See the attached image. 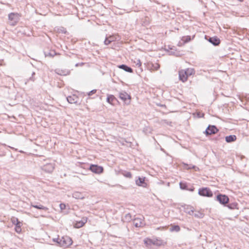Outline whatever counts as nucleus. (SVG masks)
<instances>
[{
  "mask_svg": "<svg viewBox=\"0 0 249 249\" xmlns=\"http://www.w3.org/2000/svg\"><path fill=\"white\" fill-rule=\"evenodd\" d=\"M238 204L237 202H233L230 203L229 202L226 206L231 210H234L238 209Z\"/></svg>",
  "mask_w": 249,
  "mask_h": 249,
  "instance_id": "24",
  "label": "nucleus"
},
{
  "mask_svg": "<svg viewBox=\"0 0 249 249\" xmlns=\"http://www.w3.org/2000/svg\"><path fill=\"white\" fill-rule=\"evenodd\" d=\"M184 164L185 168L187 169H195L196 168V166L195 165H188L187 164H185V163Z\"/></svg>",
  "mask_w": 249,
  "mask_h": 249,
  "instance_id": "35",
  "label": "nucleus"
},
{
  "mask_svg": "<svg viewBox=\"0 0 249 249\" xmlns=\"http://www.w3.org/2000/svg\"><path fill=\"white\" fill-rule=\"evenodd\" d=\"M216 200L224 206L227 205V204L230 202V199L228 196L226 195H223L221 194H219L217 195Z\"/></svg>",
  "mask_w": 249,
  "mask_h": 249,
  "instance_id": "3",
  "label": "nucleus"
},
{
  "mask_svg": "<svg viewBox=\"0 0 249 249\" xmlns=\"http://www.w3.org/2000/svg\"><path fill=\"white\" fill-rule=\"evenodd\" d=\"M134 63L135 64L136 66L138 67L136 72L138 74H140L143 71L141 60L139 59H136V61H135Z\"/></svg>",
  "mask_w": 249,
  "mask_h": 249,
  "instance_id": "21",
  "label": "nucleus"
},
{
  "mask_svg": "<svg viewBox=\"0 0 249 249\" xmlns=\"http://www.w3.org/2000/svg\"><path fill=\"white\" fill-rule=\"evenodd\" d=\"M97 91V90L96 89H93L92 90H91L90 91H89L88 93V95L90 96H91L92 95H93V94H95Z\"/></svg>",
  "mask_w": 249,
  "mask_h": 249,
  "instance_id": "39",
  "label": "nucleus"
},
{
  "mask_svg": "<svg viewBox=\"0 0 249 249\" xmlns=\"http://www.w3.org/2000/svg\"><path fill=\"white\" fill-rule=\"evenodd\" d=\"M118 67L120 69H121L124 70V71H125L126 72H128L130 73H132L133 72V69L131 67H130L125 64L120 65L118 66Z\"/></svg>",
  "mask_w": 249,
  "mask_h": 249,
  "instance_id": "23",
  "label": "nucleus"
},
{
  "mask_svg": "<svg viewBox=\"0 0 249 249\" xmlns=\"http://www.w3.org/2000/svg\"><path fill=\"white\" fill-rule=\"evenodd\" d=\"M84 65V63H77L75 64V67H78L79 66H83Z\"/></svg>",
  "mask_w": 249,
  "mask_h": 249,
  "instance_id": "46",
  "label": "nucleus"
},
{
  "mask_svg": "<svg viewBox=\"0 0 249 249\" xmlns=\"http://www.w3.org/2000/svg\"><path fill=\"white\" fill-rule=\"evenodd\" d=\"M55 72L60 75L66 76L71 73V71L68 69H56L54 70Z\"/></svg>",
  "mask_w": 249,
  "mask_h": 249,
  "instance_id": "13",
  "label": "nucleus"
},
{
  "mask_svg": "<svg viewBox=\"0 0 249 249\" xmlns=\"http://www.w3.org/2000/svg\"><path fill=\"white\" fill-rule=\"evenodd\" d=\"M194 190H195V188L193 186H192L190 188H188V189H187V190L191 191V192H193L194 191Z\"/></svg>",
  "mask_w": 249,
  "mask_h": 249,
  "instance_id": "45",
  "label": "nucleus"
},
{
  "mask_svg": "<svg viewBox=\"0 0 249 249\" xmlns=\"http://www.w3.org/2000/svg\"><path fill=\"white\" fill-rule=\"evenodd\" d=\"M207 40L214 46H218L220 43V39L216 36L213 37H209Z\"/></svg>",
  "mask_w": 249,
  "mask_h": 249,
  "instance_id": "15",
  "label": "nucleus"
},
{
  "mask_svg": "<svg viewBox=\"0 0 249 249\" xmlns=\"http://www.w3.org/2000/svg\"><path fill=\"white\" fill-rule=\"evenodd\" d=\"M153 239H151L147 238L146 240H144V243L147 245H151V244L153 245Z\"/></svg>",
  "mask_w": 249,
  "mask_h": 249,
  "instance_id": "36",
  "label": "nucleus"
},
{
  "mask_svg": "<svg viewBox=\"0 0 249 249\" xmlns=\"http://www.w3.org/2000/svg\"><path fill=\"white\" fill-rule=\"evenodd\" d=\"M20 153H23V152L22 151H19Z\"/></svg>",
  "mask_w": 249,
  "mask_h": 249,
  "instance_id": "48",
  "label": "nucleus"
},
{
  "mask_svg": "<svg viewBox=\"0 0 249 249\" xmlns=\"http://www.w3.org/2000/svg\"><path fill=\"white\" fill-rule=\"evenodd\" d=\"M11 221L13 224L15 225V231L17 233H19L21 231V227L22 225V223L18 220V218L14 216L12 217Z\"/></svg>",
  "mask_w": 249,
  "mask_h": 249,
  "instance_id": "6",
  "label": "nucleus"
},
{
  "mask_svg": "<svg viewBox=\"0 0 249 249\" xmlns=\"http://www.w3.org/2000/svg\"><path fill=\"white\" fill-rule=\"evenodd\" d=\"M224 139V136L222 134L220 133L218 136L215 137L213 139L217 141H220Z\"/></svg>",
  "mask_w": 249,
  "mask_h": 249,
  "instance_id": "34",
  "label": "nucleus"
},
{
  "mask_svg": "<svg viewBox=\"0 0 249 249\" xmlns=\"http://www.w3.org/2000/svg\"><path fill=\"white\" fill-rule=\"evenodd\" d=\"M219 131V129L215 125H209L204 131L206 136H208L213 134H215Z\"/></svg>",
  "mask_w": 249,
  "mask_h": 249,
  "instance_id": "5",
  "label": "nucleus"
},
{
  "mask_svg": "<svg viewBox=\"0 0 249 249\" xmlns=\"http://www.w3.org/2000/svg\"><path fill=\"white\" fill-rule=\"evenodd\" d=\"M239 0V1H243V0Z\"/></svg>",
  "mask_w": 249,
  "mask_h": 249,
  "instance_id": "49",
  "label": "nucleus"
},
{
  "mask_svg": "<svg viewBox=\"0 0 249 249\" xmlns=\"http://www.w3.org/2000/svg\"><path fill=\"white\" fill-rule=\"evenodd\" d=\"M194 217L197 218H202L204 216V213L200 211H196L194 212L193 215Z\"/></svg>",
  "mask_w": 249,
  "mask_h": 249,
  "instance_id": "27",
  "label": "nucleus"
},
{
  "mask_svg": "<svg viewBox=\"0 0 249 249\" xmlns=\"http://www.w3.org/2000/svg\"><path fill=\"white\" fill-rule=\"evenodd\" d=\"M72 244L71 238L68 236H62L59 240L58 245L64 248H66Z\"/></svg>",
  "mask_w": 249,
  "mask_h": 249,
  "instance_id": "1",
  "label": "nucleus"
},
{
  "mask_svg": "<svg viewBox=\"0 0 249 249\" xmlns=\"http://www.w3.org/2000/svg\"><path fill=\"white\" fill-rule=\"evenodd\" d=\"M54 169V164L49 163L44 165L42 169L46 173H51Z\"/></svg>",
  "mask_w": 249,
  "mask_h": 249,
  "instance_id": "11",
  "label": "nucleus"
},
{
  "mask_svg": "<svg viewBox=\"0 0 249 249\" xmlns=\"http://www.w3.org/2000/svg\"><path fill=\"white\" fill-rule=\"evenodd\" d=\"M107 102L112 105H115L116 102H118L117 98L113 95H108L107 98Z\"/></svg>",
  "mask_w": 249,
  "mask_h": 249,
  "instance_id": "22",
  "label": "nucleus"
},
{
  "mask_svg": "<svg viewBox=\"0 0 249 249\" xmlns=\"http://www.w3.org/2000/svg\"><path fill=\"white\" fill-rule=\"evenodd\" d=\"M20 15L17 13H11L8 15L10 24L15 26L20 19Z\"/></svg>",
  "mask_w": 249,
  "mask_h": 249,
  "instance_id": "2",
  "label": "nucleus"
},
{
  "mask_svg": "<svg viewBox=\"0 0 249 249\" xmlns=\"http://www.w3.org/2000/svg\"><path fill=\"white\" fill-rule=\"evenodd\" d=\"M170 51L168 50L169 53L171 54H175V51H176L175 49H173L172 48H170Z\"/></svg>",
  "mask_w": 249,
  "mask_h": 249,
  "instance_id": "40",
  "label": "nucleus"
},
{
  "mask_svg": "<svg viewBox=\"0 0 249 249\" xmlns=\"http://www.w3.org/2000/svg\"><path fill=\"white\" fill-rule=\"evenodd\" d=\"M145 177H139L135 180L136 185L139 186L146 188L147 186V184L145 182Z\"/></svg>",
  "mask_w": 249,
  "mask_h": 249,
  "instance_id": "9",
  "label": "nucleus"
},
{
  "mask_svg": "<svg viewBox=\"0 0 249 249\" xmlns=\"http://www.w3.org/2000/svg\"><path fill=\"white\" fill-rule=\"evenodd\" d=\"M179 186L181 189L182 190H186L188 189V184L186 182H180L179 183Z\"/></svg>",
  "mask_w": 249,
  "mask_h": 249,
  "instance_id": "29",
  "label": "nucleus"
},
{
  "mask_svg": "<svg viewBox=\"0 0 249 249\" xmlns=\"http://www.w3.org/2000/svg\"><path fill=\"white\" fill-rule=\"evenodd\" d=\"M108 38H109V39H111V40H113V37L111 36H110Z\"/></svg>",
  "mask_w": 249,
  "mask_h": 249,
  "instance_id": "47",
  "label": "nucleus"
},
{
  "mask_svg": "<svg viewBox=\"0 0 249 249\" xmlns=\"http://www.w3.org/2000/svg\"><path fill=\"white\" fill-rule=\"evenodd\" d=\"M44 54L46 57H53L55 55H57V53L55 52L54 50H50L48 51H45L44 52Z\"/></svg>",
  "mask_w": 249,
  "mask_h": 249,
  "instance_id": "25",
  "label": "nucleus"
},
{
  "mask_svg": "<svg viewBox=\"0 0 249 249\" xmlns=\"http://www.w3.org/2000/svg\"><path fill=\"white\" fill-rule=\"evenodd\" d=\"M184 211L186 213L193 215L194 212H195V209L193 207L190 205H184Z\"/></svg>",
  "mask_w": 249,
  "mask_h": 249,
  "instance_id": "18",
  "label": "nucleus"
},
{
  "mask_svg": "<svg viewBox=\"0 0 249 249\" xmlns=\"http://www.w3.org/2000/svg\"><path fill=\"white\" fill-rule=\"evenodd\" d=\"M67 101L70 104H78L79 98L78 96L75 94L68 96L67 97Z\"/></svg>",
  "mask_w": 249,
  "mask_h": 249,
  "instance_id": "10",
  "label": "nucleus"
},
{
  "mask_svg": "<svg viewBox=\"0 0 249 249\" xmlns=\"http://www.w3.org/2000/svg\"><path fill=\"white\" fill-rule=\"evenodd\" d=\"M170 230L171 231H175L176 232H178L180 230V228L178 225H174L172 226Z\"/></svg>",
  "mask_w": 249,
  "mask_h": 249,
  "instance_id": "30",
  "label": "nucleus"
},
{
  "mask_svg": "<svg viewBox=\"0 0 249 249\" xmlns=\"http://www.w3.org/2000/svg\"><path fill=\"white\" fill-rule=\"evenodd\" d=\"M35 75V72H33L32 73V76L30 77L29 80L32 81H34L35 80V78L34 77V76Z\"/></svg>",
  "mask_w": 249,
  "mask_h": 249,
  "instance_id": "41",
  "label": "nucleus"
},
{
  "mask_svg": "<svg viewBox=\"0 0 249 249\" xmlns=\"http://www.w3.org/2000/svg\"><path fill=\"white\" fill-rule=\"evenodd\" d=\"M191 40V38L190 36H184L182 38V40L184 41L185 42H188L190 41Z\"/></svg>",
  "mask_w": 249,
  "mask_h": 249,
  "instance_id": "37",
  "label": "nucleus"
},
{
  "mask_svg": "<svg viewBox=\"0 0 249 249\" xmlns=\"http://www.w3.org/2000/svg\"><path fill=\"white\" fill-rule=\"evenodd\" d=\"M133 225L136 227H142L144 225L143 220L142 218H136L133 220Z\"/></svg>",
  "mask_w": 249,
  "mask_h": 249,
  "instance_id": "16",
  "label": "nucleus"
},
{
  "mask_svg": "<svg viewBox=\"0 0 249 249\" xmlns=\"http://www.w3.org/2000/svg\"><path fill=\"white\" fill-rule=\"evenodd\" d=\"M167 244V242L161 239H153V245L157 246H165Z\"/></svg>",
  "mask_w": 249,
  "mask_h": 249,
  "instance_id": "20",
  "label": "nucleus"
},
{
  "mask_svg": "<svg viewBox=\"0 0 249 249\" xmlns=\"http://www.w3.org/2000/svg\"><path fill=\"white\" fill-rule=\"evenodd\" d=\"M60 238H53V241L54 242H56L58 244V242L59 241V240H60Z\"/></svg>",
  "mask_w": 249,
  "mask_h": 249,
  "instance_id": "44",
  "label": "nucleus"
},
{
  "mask_svg": "<svg viewBox=\"0 0 249 249\" xmlns=\"http://www.w3.org/2000/svg\"><path fill=\"white\" fill-rule=\"evenodd\" d=\"M184 70L186 72L189 76L195 74V70L194 69L188 68Z\"/></svg>",
  "mask_w": 249,
  "mask_h": 249,
  "instance_id": "31",
  "label": "nucleus"
},
{
  "mask_svg": "<svg viewBox=\"0 0 249 249\" xmlns=\"http://www.w3.org/2000/svg\"><path fill=\"white\" fill-rule=\"evenodd\" d=\"M198 194L203 196L206 197H212L213 196V194L211 189L208 187H203L200 188L198 190Z\"/></svg>",
  "mask_w": 249,
  "mask_h": 249,
  "instance_id": "4",
  "label": "nucleus"
},
{
  "mask_svg": "<svg viewBox=\"0 0 249 249\" xmlns=\"http://www.w3.org/2000/svg\"><path fill=\"white\" fill-rule=\"evenodd\" d=\"M60 208L61 210H64L66 208L65 204H63V203H61L60 204Z\"/></svg>",
  "mask_w": 249,
  "mask_h": 249,
  "instance_id": "42",
  "label": "nucleus"
},
{
  "mask_svg": "<svg viewBox=\"0 0 249 249\" xmlns=\"http://www.w3.org/2000/svg\"><path fill=\"white\" fill-rule=\"evenodd\" d=\"M89 170L96 174H101L104 172V168L97 164H91L89 167Z\"/></svg>",
  "mask_w": 249,
  "mask_h": 249,
  "instance_id": "8",
  "label": "nucleus"
},
{
  "mask_svg": "<svg viewBox=\"0 0 249 249\" xmlns=\"http://www.w3.org/2000/svg\"><path fill=\"white\" fill-rule=\"evenodd\" d=\"M179 79L183 82H186L189 77L184 70H181L178 71Z\"/></svg>",
  "mask_w": 249,
  "mask_h": 249,
  "instance_id": "12",
  "label": "nucleus"
},
{
  "mask_svg": "<svg viewBox=\"0 0 249 249\" xmlns=\"http://www.w3.org/2000/svg\"><path fill=\"white\" fill-rule=\"evenodd\" d=\"M236 140V136L235 135H229L225 137V141L227 142L230 143L235 141Z\"/></svg>",
  "mask_w": 249,
  "mask_h": 249,
  "instance_id": "26",
  "label": "nucleus"
},
{
  "mask_svg": "<svg viewBox=\"0 0 249 249\" xmlns=\"http://www.w3.org/2000/svg\"><path fill=\"white\" fill-rule=\"evenodd\" d=\"M87 222V217H83L82 220L79 221H76L75 224V227L80 228L82 227Z\"/></svg>",
  "mask_w": 249,
  "mask_h": 249,
  "instance_id": "19",
  "label": "nucleus"
},
{
  "mask_svg": "<svg viewBox=\"0 0 249 249\" xmlns=\"http://www.w3.org/2000/svg\"><path fill=\"white\" fill-rule=\"evenodd\" d=\"M122 174L124 176L127 178H131L132 177V174L130 172L124 171Z\"/></svg>",
  "mask_w": 249,
  "mask_h": 249,
  "instance_id": "32",
  "label": "nucleus"
},
{
  "mask_svg": "<svg viewBox=\"0 0 249 249\" xmlns=\"http://www.w3.org/2000/svg\"><path fill=\"white\" fill-rule=\"evenodd\" d=\"M60 31L64 34H66L67 32L66 29L64 27L61 28V29H60Z\"/></svg>",
  "mask_w": 249,
  "mask_h": 249,
  "instance_id": "43",
  "label": "nucleus"
},
{
  "mask_svg": "<svg viewBox=\"0 0 249 249\" xmlns=\"http://www.w3.org/2000/svg\"><path fill=\"white\" fill-rule=\"evenodd\" d=\"M160 67V64L158 63H152L151 62L147 63L146 68L149 71H157Z\"/></svg>",
  "mask_w": 249,
  "mask_h": 249,
  "instance_id": "14",
  "label": "nucleus"
},
{
  "mask_svg": "<svg viewBox=\"0 0 249 249\" xmlns=\"http://www.w3.org/2000/svg\"><path fill=\"white\" fill-rule=\"evenodd\" d=\"M124 219L126 222H129L132 220V216L130 213H128L125 215Z\"/></svg>",
  "mask_w": 249,
  "mask_h": 249,
  "instance_id": "33",
  "label": "nucleus"
},
{
  "mask_svg": "<svg viewBox=\"0 0 249 249\" xmlns=\"http://www.w3.org/2000/svg\"><path fill=\"white\" fill-rule=\"evenodd\" d=\"M72 197L77 199H83L85 198L86 195L79 192H74L72 194Z\"/></svg>",
  "mask_w": 249,
  "mask_h": 249,
  "instance_id": "17",
  "label": "nucleus"
},
{
  "mask_svg": "<svg viewBox=\"0 0 249 249\" xmlns=\"http://www.w3.org/2000/svg\"><path fill=\"white\" fill-rule=\"evenodd\" d=\"M112 41H113V40L109 39V38L107 37L104 41V43L105 45H107L110 44Z\"/></svg>",
  "mask_w": 249,
  "mask_h": 249,
  "instance_id": "38",
  "label": "nucleus"
},
{
  "mask_svg": "<svg viewBox=\"0 0 249 249\" xmlns=\"http://www.w3.org/2000/svg\"><path fill=\"white\" fill-rule=\"evenodd\" d=\"M31 206L34 207V208H36L37 209H39V210H44L45 211H47V210H48V208L46 207H45L42 205H33V204H32L31 205Z\"/></svg>",
  "mask_w": 249,
  "mask_h": 249,
  "instance_id": "28",
  "label": "nucleus"
},
{
  "mask_svg": "<svg viewBox=\"0 0 249 249\" xmlns=\"http://www.w3.org/2000/svg\"><path fill=\"white\" fill-rule=\"evenodd\" d=\"M120 98L123 100L125 104L129 105L130 103L131 96L126 92L122 91L119 93Z\"/></svg>",
  "mask_w": 249,
  "mask_h": 249,
  "instance_id": "7",
  "label": "nucleus"
}]
</instances>
